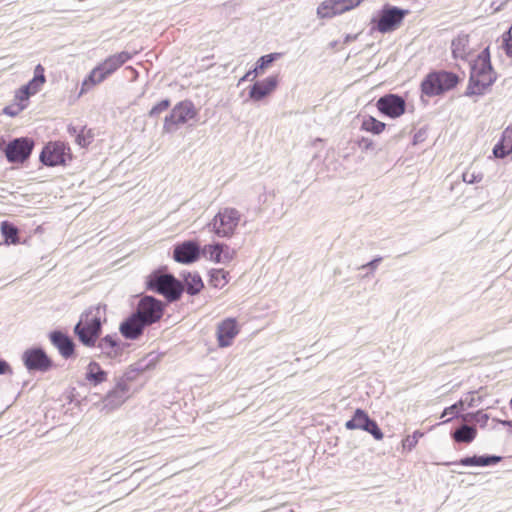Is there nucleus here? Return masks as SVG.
I'll return each instance as SVG.
<instances>
[{"label": "nucleus", "mask_w": 512, "mask_h": 512, "mask_svg": "<svg viewBox=\"0 0 512 512\" xmlns=\"http://www.w3.org/2000/svg\"><path fill=\"white\" fill-rule=\"evenodd\" d=\"M495 80L496 74L491 66L489 48L486 47L472 65L467 94L482 95L492 86Z\"/></svg>", "instance_id": "f257e3e1"}, {"label": "nucleus", "mask_w": 512, "mask_h": 512, "mask_svg": "<svg viewBox=\"0 0 512 512\" xmlns=\"http://www.w3.org/2000/svg\"><path fill=\"white\" fill-rule=\"evenodd\" d=\"M132 58L128 52L122 51L107 57L104 61L94 67L89 75L83 80L79 95H83L94 86L102 83L107 77L116 72L122 65Z\"/></svg>", "instance_id": "f03ea898"}, {"label": "nucleus", "mask_w": 512, "mask_h": 512, "mask_svg": "<svg viewBox=\"0 0 512 512\" xmlns=\"http://www.w3.org/2000/svg\"><path fill=\"white\" fill-rule=\"evenodd\" d=\"M102 316L103 311L99 306L91 307L81 314L74 333L83 345L95 346L101 333Z\"/></svg>", "instance_id": "7ed1b4c3"}, {"label": "nucleus", "mask_w": 512, "mask_h": 512, "mask_svg": "<svg viewBox=\"0 0 512 512\" xmlns=\"http://www.w3.org/2000/svg\"><path fill=\"white\" fill-rule=\"evenodd\" d=\"M408 13L409 11L405 9L386 6L371 19V31H377L382 34L391 33L402 25Z\"/></svg>", "instance_id": "20e7f679"}, {"label": "nucleus", "mask_w": 512, "mask_h": 512, "mask_svg": "<svg viewBox=\"0 0 512 512\" xmlns=\"http://www.w3.org/2000/svg\"><path fill=\"white\" fill-rule=\"evenodd\" d=\"M459 77L452 72L436 71L429 73L421 83V91L428 97L438 96L456 87Z\"/></svg>", "instance_id": "39448f33"}, {"label": "nucleus", "mask_w": 512, "mask_h": 512, "mask_svg": "<svg viewBox=\"0 0 512 512\" xmlns=\"http://www.w3.org/2000/svg\"><path fill=\"white\" fill-rule=\"evenodd\" d=\"M39 159L48 167L66 166L72 160L69 145L63 141H49L43 147Z\"/></svg>", "instance_id": "423d86ee"}, {"label": "nucleus", "mask_w": 512, "mask_h": 512, "mask_svg": "<svg viewBox=\"0 0 512 512\" xmlns=\"http://www.w3.org/2000/svg\"><path fill=\"white\" fill-rule=\"evenodd\" d=\"M148 287L163 295L169 301L178 300L184 290L181 282L169 274L151 277L148 282Z\"/></svg>", "instance_id": "0eeeda50"}, {"label": "nucleus", "mask_w": 512, "mask_h": 512, "mask_svg": "<svg viewBox=\"0 0 512 512\" xmlns=\"http://www.w3.org/2000/svg\"><path fill=\"white\" fill-rule=\"evenodd\" d=\"M241 215L235 208H224L220 210L212 220V228L219 237H230L234 234Z\"/></svg>", "instance_id": "6e6552de"}, {"label": "nucleus", "mask_w": 512, "mask_h": 512, "mask_svg": "<svg viewBox=\"0 0 512 512\" xmlns=\"http://www.w3.org/2000/svg\"><path fill=\"white\" fill-rule=\"evenodd\" d=\"M196 110L192 102L182 101L177 103L170 114L164 119L163 130L166 133L175 131L180 125L187 123L195 118Z\"/></svg>", "instance_id": "1a4fd4ad"}, {"label": "nucleus", "mask_w": 512, "mask_h": 512, "mask_svg": "<svg viewBox=\"0 0 512 512\" xmlns=\"http://www.w3.org/2000/svg\"><path fill=\"white\" fill-rule=\"evenodd\" d=\"M35 146L33 139L20 137L10 141L5 147V156L10 163H24L30 157Z\"/></svg>", "instance_id": "9d476101"}, {"label": "nucleus", "mask_w": 512, "mask_h": 512, "mask_svg": "<svg viewBox=\"0 0 512 512\" xmlns=\"http://www.w3.org/2000/svg\"><path fill=\"white\" fill-rule=\"evenodd\" d=\"M135 313L144 324L150 326L162 318L164 304L151 296H145L139 301Z\"/></svg>", "instance_id": "9b49d317"}, {"label": "nucleus", "mask_w": 512, "mask_h": 512, "mask_svg": "<svg viewBox=\"0 0 512 512\" xmlns=\"http://www.w3.org/2000/svg\"><path fill=\"white\" fill-rule=\"evenodd\" d=\"M345 427L348 430H364L370 433L376 440H382L384 437L378 424L370 419L368 414L360 408L355 410L352 419L345 423Z\"/></svg>", "instance_id": "f8f14e48"}, {"label": "nucleus", "mask_w": 512, "mask_h": 512, "mask_svg": "<svg viewBox=\"0 0 512 512\" xmlns=\"http://www.w3.org/2000/svg\"><path fill=\"white\" fill-rule=\"evenodd\" d=\"M25 367L28 370L47 371L52 366L51 359L40 348L28 349L22 356Z\"/></svg>", "instance_id": "ddd939ff"}, {"label": "nucleus", "mask_w": 512, "mask_h": 512, "mask_svg": "<svg viewBox=\"0 0 512 512\" xmlns=\"http://www.w3.org/2000/svg\"><path fill=\"white\" fill-rule=\"evenodd\" d=\"M240 329L236 319L226 318L217 326L216 336L218 346L221 348L232 345L234 338L239 334Z\"/></svg>", "instance_id": "4468645a"}, {"label": "nucleus", "mask_w": 512, "mask_h": 512, "mask_svg": "<svg viewBox=\"0 0 512 512\" xmlns=\"http://www.w3.org/2000/svg\"><path fill=\"white\" fill-rule=\"evenodd\" d=\"M376 105L381 113L391 118L399 117L405 112L404 100L396 95L383 96L377 101Z\"/></svg>", "instance_id": "2eb2a0df"}, {"label": "nucleus", "mask_w": 512, "mask_h": 512, "mask_svg": "<svg viewBox=\"0 0 512 512\" xmlns=\"http://www.w3.org/2000/svg\"><path fill=\"white\" fill-rule=\"evenodd\" d=\"M278 85L277 76H269L262 81L256 82L249 91V96L254 101H260L270 95Z\"/></svg>", "instance_id": "dca6fc26"}, {"label": "nucleus", "mask_w": 512, "mask_h": 512, "mask_svg": "<svg viewBox=\"0 0 512 512\" xmlns=\"http://www.w3.org/2000/svg\"><path fill=\"white\" fill-rule=\"evenodd\" d=\"M199 258V246L191 241L184 242L174 249V259L179 263H192Z\"/></svg>", "instance_id": "f3484780"}, {"label": "nucleus", "mask_w": 512, "mask_h": 512, "mask_svg": "<svg viewBox=\"0 0 512 512\" xmlns=\"http://www.w3.org/2000/svg\"><path fill=\"white\" fill-rule=\"evenodd\" d=\"M147 325L133 313L120 325V332L127 339H137Z\"/></svg>", "instance_id": "a211bd4d"}, {"label": "nucleus", "mask_w": 512, "mask_h": 512, "mask_svg": "<svg viewBox=\"0 0 512 512\" xmlns=\"http://www.w3.org/2000/svg\"><path fill=\"white\" fill-rule=\"evenodd\" d=\"M359 3L360 2H356L352 5H344L345 2H322L317 8V14L322 19L332 18L347 10L353 9Z\"/></svg>", "instance_id": "6ab92c4d"}, {"label": "nucleus", "mask_w": 512, "mask_h": 512, "mask_svg": "<svg viewBox=\"0 0 512 512\" xmlns=\"http://www.w3.org/2000/svg\"><path fill=\"white\" fill-rule=\"evenodd\" d=\"M50 340L64 358H69L73 355L74 343L65 333L54 331L50 334Z\"/></svg>", "instance_id": "aec40b11"}, {"label": "nucleus", "mask_w": 512, "mask_h": 512, "mask_svg": "<svg viewBox=\"0 0 512 512\" xmlns=\"http://www.w3.org/2000/svg\"><path fill=\"white\" fill-rule=\"evenodd\" d=\"M510 153H512V127H507L502 134L500 142L495 145L493 155L496 158H504Z\"/></svg>", "instance_id": "412c9836"}, {"label": "nucleus", "mask_w": 512, "mask_h": 512, "mask_svg": "<svg viewBox=\"0 0 512 512\" xmlns=\"http://www.w3.org/2000/svg\"><path fill=\"white\" fill-rule=\"evenodd\" d=\"M280 56V53H271L260 57L256 63L255 68L251 71H248L246 75L243 77V80L249 79L251 75H253V77H256L259 73H263L264 70L267 67H269L272 64V62L278 59Z\"/></svg>", "instance_id": "4be33fe9"}, {"label": "nucleus", "mask_w": 512, "mask_h": 512, "mask_svg": "<svg viewBox=\"0 0 512 512\" xmlns=\"http://www.w3.org/2000/svg\"><path fill=\"white\" fill-rule=\"evenodd\" d=\"M501 461L499 456H472L459 461L462 466H489Z\"/></svg>", "instance_id": "5701e85b"}, {"label": "nucleus", "mask_w": 512, "mask_h": 512, "mask_svg": "<svg viewBox=\"0 0 512 512\" xmlns=\"http://www.w3.org/2000/svg\"><path fill=\"white\" fill-rule=\"evenodd\" d=\"M0 232L6 245H16L19 243V230L12 223L3 221L0 225Z\"/></svg>", "instance_id": "b1692460"}, {"label": "nucleus", "mask_w": 512, "mask_h": 512, "mask_svg": "<svg viewBox=\"0 0 512 512\" xmlns=\"http://www.w3.org/2000/svg\"><path fill=\"white\" fill-rule=\"evenodd\" d=\"M452 53L454 58L466 59L469 56L468 36H459L452 41Z\"/></svg>", "instance_id": "393cba45"}, {"label": "nucleus", "mask_w": 512, "mask_h": 512, "mask_svg": "<svg viewBox=\"0 0 512 512\" xmlns=\"http://www.w3.org/2000/svg\"><path fill=\"white\" fill-rule=\"evenodd\" d=\"M86 379L94 385H98L106 381L107 373L102 370L97 362H90L87 366Z\"/></svg>", "instance_id": "a878e982"}, {"label": "nucleus", "mask_w": 512, "mask_h": 512, "mask_svg": "<svg viewBox=\"0 0 512 512\" xmlns=\"http://www.w3.org/2000/svg\"><path fill=\"white\" fill-rule=\"evenodd\" d=\"M98 346L109 357H115L120 354V346L114 336H105L99 341Z\"/></svg>", "instance_id": "bb28decb"}, {"label": "nucleus", "mask_w": 512, "mask_h": 512, "mask_svg": "<svg viewBox=\"0 0 512 512\" xmlns=\"http://www.w3.org/2000/svg\"><path fill=\"white\" fill-rule=\"evenodd\" d=\"M477 436V429L473 426L463 425L453 434V439L458 443H470Z\"/></svg>", "instance_id": "cd10ccee"}, {"label": "nucleus", "mask_w": 512, "mask_h": 512, "mask_svg": "<svg viewBox=\"0 0 512 512\" xmlns=\"http://www.w3.org/2000/svg\"><path fill=\"white\" fill-rule=\"evenodd\" d=\"M230 281L229 272L224 269H214L210 273L209 283L212 287L223 289Z\"/></svg>", "instance_id": "c85d7f7f"}, {"label": "nucleus", "mask_w": 512, "mask_h": 512, "mask_svg": "<svg viewBox=\"0 0 512 512\" xmlns=\"http://www.w3.org/2000/svg\"><path fill=\"white\" fill-rule=\"evenodd\" d=\"M186 292L191 295L198 294L204 287L203 281L198 274H188L184 279Z\"/></svg>", "instance_id": "c756f323"}, {"label": "nucleus", "mask_w": 512, "mask_h": 512, "mask_svg": "<svg viewBox=\"0 0 512 512\" xmlns=\"http://www.w3.org/2000/svg\"><path fill=\"white\" fill-rule=\"evenodd\" d=\"M386 128V124L377 120L376 118L369 116L365 118L361 124V129L373 134H380Z\"/></svg>", "instance_id": "7c9ffc66"}, {"label": "nucleus", "mask_w": 512, "mask_h": 512, "mask_svg": "<svg viewBox=\"0 0 512 512\" xmlns=\"http://www.w3.org/2000/svg\"><path fill=\"white\" fill-rule=\"evenodd\" d=\"M94 132L86 127L82 128L76 137V142L81 147H88L94 140Z\"/></svg>", "instance_id": "2f4dec72"}, {"label": "nucleus", "mask_w": 512, "mask_h": 512, "mask_svg": "<svg viewBox=\"0 0 512 512\" xmlns=\"http://www.w3.org/2000/svg\"><path fill=\"white\" fill-rule=\"evenodd\" d=\"M38 91L39 89L28 83L18 89L15 97L19 102H25L29 99L30 96L36 94Z\"/></svg>", "instance_id": "473e14b6"}, {"label": "nucleus", "mask_w": 512, "mask_h": 512, "mask_svg": "<svg viewBox=\"0 0 512 512\" xmlns=\"http://www.w3.org/2000/svg\"><path fill=\"white\" fill-rule=\"evenodd\" d=\"M45 69L41 64H38L34 69V77L29 83L32 86H35L37 89L40 90V88L43 86V84L46 81L45 75H44Z\"/></svg>", "instance_id": "72a5a7b5"}, {"label": "nucleus", "mask_w": 512, "mask_h": 512, "mask_svg": "<svg viewBox=\"0 0 512 512\" xmlns=\"http://www.w3.org/2000/svg\"><path fill=\"white\" fill-rule=\"evenodd\" d=\"M204 252L209 255V258L215 262L221 261V255L223 252V246L220 244L207 245L204 248Z\"/></svg>", "instance_id": "f704fd0d"}, {"label": "nucleus", "mask_w": 512, "mask_h": 512, "mask_svg": "<svg viewBox=\"0 0 512 512\" xmlns=\"http://www.w3.org/2000/svg\"><path fill=\"white\" fill-rule=\"evenodd\" d=\"M422 436V434L418 431L414 432L412 435H407L402 440V448L406 451H411L414 449L418 443L419 438Z\"/></svg>", "instance_id": "c9c22d12"}, {"label": "nucleus", "mask_w": 512, "mask_h": 512, "mask_svg": "<svg viewBox=\"0 0 512 512\" xmlns=\"http://www.w3.org/2000/svg\"><path fill=\"white\" fill-rule=\"evenodd\" d=\"M170 101L168 99L162 100L155 104L149 111L150 117H158L161 113L166 111L170 107Z\"/></svg>", "instance_id": "e433bc0d"}, {"label": "nucleus", "mask_w": 512, "mask_h": 512, "mask_svg": "<svg viewBox=\"0 0 512 512\" xmlns=\"http://www.w3.org/2000/svg\"><path fill=\"white\" fill-rule=\"evenodd\" d=\"M462 401H459L458 403H455L449 407H446L443 412H442V415H441V418H444L446 417L447 415H451V414H454L456 413L457 409L462 406Z\"/></svg>", "instance_id": "4c0bfd02"}, {"label": "nucleus", "mask_w": 512, "mask_h": 512, "mask_svg": "<svg viewBox=\"0 0 512 512\" xmlns=\"http://www.w3.org/2000/svg\"><path fill=\"white\" fill-rule=\"evenodd\" d=\"M505 45L507 54L512 56V26L508 31V37L505 38Z\"/></svg>", "instance_id": "58836bf2"}, {"label": "nucleus", "mask_w": 512, "mask_h": 512, "mask_svg": "<svg viewBox=\"0 0 512 512\" xmlns=\"http://www.w3.org/2000/svg\"><path fill=\"white\" fill-rule=\"evenodd\" d=\"M11 373H12V369H11L10 365L4 360H0V375L11 374Z\"/></svg>", "instance_id": "ea45409f"}, {"label": "nucleus", "mask_w": 512, "mask_h": 512, "mask_svg": "<svg viewBox=\"0 0 512 512\" xmlns=\"http://www.w3.org/2000/svg\"><path fill=\"white\" fill-rule=\"evenodd\" d=\"M463 180L468 183H473L475 178L473 176H469V174L466 172L463 174Z\"/></svg>", "instance_id": "a19ab883"}, {"label": "nucleus", "mask_w": 512, "mask_h": 512, "mask_svg": "<svg viewBox=\"0 0 512 512\" xmlns=\"http://www.w3.org/2000/svg\"><path fill=\"white\" fill-rule=\"evenodd\" d=\"M372 147H373V143H372V141H366V143H365V148H366V149H369V148H372Z\"/></svg>", "instance_id": "79ce46f5"}, {"label": "nucleus", "mask_w": 512, "mask_h": 512, "mask_svg": "<svg viewBox=\"0 0 512 512\" xmlns=\"http://www.w3.org/2000/svg\"><path fill=\"white\" fill-rule=\"evenodd\" d=\"M128 70H130L132 73L136 74V71L132 67H127Z\"/></svg>", "instance_id": "37998d69"}, {"label": "nucleus", "mask_w": 512, "mask_h": 512, "mask_svg": "<svg viewBox=\"0 0 512 512\" xmlns=\"http://www.w3.org/2000/svg\"><path fill=\"white\" fill-rule=\"evenodd\" d=\"M451 420V418H447L446 420L443 421V423H447Z\"/></svg>", "instance_id": "c03bdc74"}, {"label": "nucleus", "mask_w": 512, "mask_h": 512, "mask_svg": "<svg viewBox=\"0 0 512 512\" xmlns=\"http://www.w3.org/2000/svg\"><path fill=\"white\" fill-rule=\"evenodd\" d=\"M511 405H512V398H511Z\"/></svg>", "instance_id": "a18cd8bd"}]
</instances>
